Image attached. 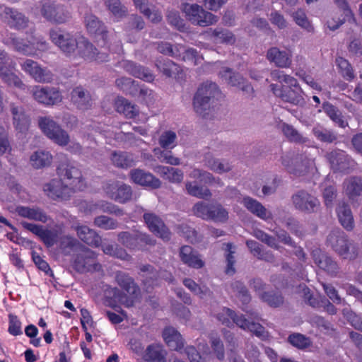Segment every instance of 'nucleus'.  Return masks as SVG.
<instances>
[{
	"mask_svg": "<svg viewBox=\"0 0 362 362\" xmlns=\"http://www.w3.org/2000/svg\"><path fill=\"white\" fill-rule=\"evenodd\" d=\"M115 281L122 291L116 287H110L105 291L107 296L126 307L132 306L140 296V288L134 279L126 273L119 272L115 275Z\"/></svg>",
	"mask_w": 362,
	"mask_h": 362,
	"instance_id": "obj_1",
	"label": "nucleus"
},
{
	"mask_svg": "<svg viewBox=\"0 0 362 362\" xmlns=\"http://www.w3.org/2000/svg\"><path fill=\"white\" fill-rule=\"evenodd\" d=\"M220 95L221 92L215 83L206 81L202 83L193 98L194 110L203 117H207Z\"/></svg>",
	"mask_w": 362,
	"mask_h": 362,
	"instance_id": "obj_2",
	"label": "nucleus"
},
{
	"mask_svg": "<svg viewBox=\"0 0 362 362\" xmlns=\"http://www.w3.org/2000/svg\"><path fill=\"white\" fill-rule=\"evenodd\" d=\"M281 164L289 173L297 177L313 174L317 170L315 159L305 154L286 153L281 156Z\"/></svg>",
	"mask_w": 362,
	"mask_h": 362,
	"instance_id": "obj_3",
	"label": "nucleus"
},
{
	"mask_svg": "<svg viewBox=\"0 0 362 362\" xmlns=\"http://www.w3.org/2000/svg\"><path fill=\"white\" fill-rule=\"evenodd\" d=\"M327 243L335 252L344 259L354 260L362 254L359 247L348 239L343 232H332L328 235Z\"/></svg>",
	"mask_w": 362,
	"mask_h": 362,
	"instance_id": "obj_4",
	"label": "nucleus"
},
{
	"mask_svg": "<svg viewBox=\"0 0 362 362\" xmlns=\"http://www.w3.org/2000/svg\"><path fill=\"white\" fill-rule=\"evenodd\" d=\"M83 36L77 33H69L59 28L52 29L49 31V38L52 42L67 57H76Z\"/></svg>",
	"mask_w": 362,
	"mask_h": 362,
	"instance_id": "obj_5",
	"label": "nucleus"
},
{
	"mask_svg": "<svg viewBox=\"0 0 362 362\" xmlns=\"http://www.w3.org/2000/svg\"><path fill=\"white\" fill-rule=\"evenodd\" d=\"M5 45L11 46L13 49L25 55H38L48 49L49 45L42 38L33 37L31 41L25 42L14 33H8L3 40Z\"/></svg>",
	"mask_w": 362,
	"mask_h": 362,
	"instance_id": "obj_6",
	"label": "nucleus"
},
{
	"mask_svg": "<svg viewBox=\"0 0 362 362\" xmlns=\"http://www.w3.org/2000/svg\"><path fill=\"white\" fill-rule=\"evenodd\" d=\"M59 180L69 187L72 192L83 190L86 182L79 168L69 161L62 163L58 167Z\"/></svg>",
	"mask_w": 362,
	"mask_h": 362,
	"instance_id": "obj_7",
	"label": "nucleus"
},
{
	"mask_svg": "<svg viewBox=\"0 0 362 362\" xmlns=\"http://www.w3.org/2000/svg\"><path fill=\"white\" fill-rule=\"evenodd\" d=\"M180 9L185 18L192 24L202 27L209 26L218 21V17L205 11L197 4L182 3Z\"/></svg>",
	"mask_w": 362,
	"mask_h": 362,
	"instance_id": "obj_8",
	"label": "nucleus"
},
{
	"mask_svg": "<svg viewBox=\"0 0 362 362\" xmlns=\"http://www.w3.org/2000/svg\"><path fill=\"white\" fill-rule=\"evenodd\" d=\"M42 132L55 144L66 146L69 142L68 133L50 117H42L38 119Z\"/></svg>",
	"mask_w": 362,
	"mask_h": 362,
	"instance_id": "obj_9",
	"label": "nucleus"
},
{
	"mask_svg": "<svg viewBox=\"0 0 362 362\" xmlns=\"http://www.w3.org/2000/svg\"><path fill=\"white\" fill-rule=\"evenodd\" d=\"M40 13L47 21L56 24L66 23L71 18V11L66 6L54 2L43 3Z\"/></svg>",
	"mask_w": 362,
	"mask_h": 362,
	"instance_id": "obj_10",
	"label": "nucleus"
},
{
	"mask_svg": "<svg viewBox=\"0 0 362 362\" xmlns=\"http://www.w3.org/2000/svg\"><path fill=\"white\" fill-rule=\"evenodd\" d=\"M0 18L10 28L23 30L28 26L29 19L16 9L0 5Z\"/></svg>",
	"mask_w": 362,
	"mask_h": 362,
	"instance_id": "obj_11",
	"label": "nucleus"
},
{
	"mask_svg": "<svg viewBox=\"0 0 362 362\" xmlns=\"http://www.w3.org/2000/svg\"><path fill=\"white\" fill-rule=\"evenodd\" d=\"M103 189L106 195L117 202L124 204L132 199V188L126 184L112 181L106 183Z\"/></svg>",
	"mask_w": 362,
	"mask_h": 362,
	"instance_id": "obj_12",
	"label": "nucleus"
},
{
	"mask_svg": "<svg viewBox=\"0 0 362 362\" xmlns=\"http://www.w3.org/2000/svg\"><path fill=\"white\" fill-rule=\"evenodd\" d=\"M21 69L37 83H49L53 74L47 68L42 67L37 62L25 59L21 64Z\"/></svg>",
	"mask_w": 362,
	"mask_h": 362,
	"instance_id": "obj_13",
	"label": "nucleus"
},
{
	"mask_svg": "<svg viewBox=\"0 0 362 362\" xmlns=\"http://www.w3.org/2000/svg\"><path fill=\"white\" fill-rule=\"evenodd\" d=\"M327 158L331 168L336 172L348 173L356 165L354 160L346 152L340 150L327 153Z\"/></svg>",
	"mask_w": 362,
	"mask_h": 362,
	"instance_id": "obj_14",
	"label": "nucleus"
},
{
	"mask_svg": "<svg viewBox=\"0 0 362 362\" xmlns=\"http://www.w3.org/2000/svg\"><path fill=\"white\" fill-rule=\"evenodd\" d=\"M30 92L37 102L46 105L57 104L62 100L61 93L54 88L35 86Z\"/></svg>",
	"mask_w": 362,
	"mask_h": 362,
	"instance_id": "obj_15",
	"label": "nucleus"
},
{
	"mask_svg": "<svg viewBox=\"0 0 362 362\" xmlns=\"http://www.w3.org/2000/svg\"><path fill=\"white\" fill-rule=\"evenodd\" d=\"M271 89L276 96L280 98L284 102L296 105H303L305 104V100L302 95L303 91L300 86L279 88L276 85L272 84Z\"/></svg>",
	"mask_w": 362,
	"mask_h": 362,
	"instance_id": "obj_16",
	"label": "nucleus"
},
{
	"mask_svg": "<svg viewBox=\"0 0 362 362\" xmlns=\"http://www.w3.org/2000/svg\"><path fill=\"white\" fill-rule=\"evenodd\" d=\"M143 217L148 228L156 235L164 241H168L170 239L171 233L158 216L153 213L146 212L144 213Z\"/></svg>",
	"mask_w": 362,
	"mask_h": 362,
	"instance_id": "obj_17",
	"label": "nucleus"
},
{
	"mask_svg": "<svg viewBox=\"0 0 362 362\" xmlns=\"http://www.w3.org/2000/svg\"><path fill=\"white\" fill-rule=\"evenodd\" d=\"M77 55L88 62L102 63L108 61V55L106 53L98 52L97 49L83 36L76 51Z\"/></svg>",
	"mask_w": 362,
	"mask_h": 362,
	"instance_id": "obj_18",
	"label": "nucleus"
},
{
	"mask_svg": "<svg viewBox=\"0 0 362 362\" xmlns=\"http://www.w3.org/2000/svg\"><path fill=\"white\" fill-rule=\"evenodd\" d=\"M219 75L228 84L238 88L245 95L250 96L253 93L254 89L251 84L239 74L233 73L230 69L223 68Z\"/></svg>",
	"mask_w": 362,
	"mask_h": 362,
	"instance_id": "obj_19",
	"label": "nucleus"
},
{
	"mask_svg": "<svg viewBox=\"0 0 362 362\" xmlns=\"http://www.w3.org/2000/svg\"><path fill=\"white\" fill-rule=\"evenodd\" d=\"M232 322L235 323L240 329L249 331L254 334L261 340H267L269 339V334L259 323L250 322L243 315H237L234 313Z\"/></svg>",
	"mask_w": 362,
	"mask_h": 362,
	"instance_id": "obj_20",
	"label": "nucleus"
},
{
	"mask_svg": "<svg viewBox=\"0 0 362 362\" xmlns=\"http://www.w3.org/2000/svg\"><path fill=\"white\" fill-rule=\"evenodd\" d=\"M46 194L52 199H66L72 190L62 180L53 179L44 186Z\"/></svg>",
	"mask_w": 362,
	"mask_h": 362,
	"instance_id": "obj_21",
	"label": "nucleus"
},
{
	"mask_svg": "<svg viewBox=\"0 0 362 362\" xmlns=\"http://www.w3.org/2000/svg\"><path fill=\"white\" fill-rule=\"evenodd\" d=\"M295 207L300 211L311 212L320 206L318 199L305 191H300L292 197Z\"/></svg>",
	"mask_w": 362,
	"mask_h": 362,
	"instance_id": "obj_22",
	"label": "nucleus"
},
{
	"mask_svg": "<svg viewBox=\"0 0 362 362\" xmlns=\"http://www.w3.org/2000/svg\"><path fill=\"white\" fill-rule=\"evenodd\" d=\"M267 59L279 68H288L292 63V54L286 50H281L276 47L269 48L266 54Z\"/></svg>",
	"mask_w": 362,
	"mask_h": 362,
	"instance_id": "obj_23",
	"label": "nucleus"
},
{
	"mask_svg": "<svg viewBox=\"0 0 362 362\" xmlns=\"http://www.w3.org/2000/svg\"><path fill=\"white\" fill-rule=\"evenodd\" d=\"M130 178L134 183L148 187L152 189H158L161 186V182L153 174L141 169H134L130 171Z\"/></svg>",
	"mask_w": 362,
	"mask_h": 362,
	"instance_id": "obj_24",
	"label": "nucleus"
},
{
	"mask_svg": "<svg viewBox=\"0 0 362 362\" xmlns=\"http://www.w3.org/2000/svg\"><path fill=\"white\" fill-rule=\"evenodd\" d=\"M10 112L12 115L13 124L20 132L26 131L30 124V119L25 113L23 106L15 103L10 105Z\"/></svg>",
	"mask_w": 362,
	"mask_h": 362,
	"instance_id": "obj_25",
	"label": "nucleus"
},
{
	"mask_svg": "<svg viewBox=\"0 0 362 362\" xmlns=\"http://www.w3.org/2000/svg\"><path fill=\"white\" fill-rule=\"evenodd\" d=\"M298 292L302 294L307 303L312 307H324L325 310L331 315L337 313L336 308L329 300L326 299L320 300L318 298L314 297L305 285H300Z\"/></svg>",
	"mask_w": 362,
	"mask_h": 362,
	"instance_id": "obj_26",
	"label": "nucleus"
},
{
	"mask_svg": "<svg viewBox=\"0 0 362 362\" xmlns=\"http://www.w3.org/2000/svg\"><path fill=\"white\" fill-rule=\"evenodd\" d=\"M84 22L89 33L93 35L98 40L102 39L104 43L106 42L107 36L106 28L95 16L87 14Z\"/></svg>",
	"mask_w": 362,
	"mask_h": 362,
	"instance_id": "obj_27",
	"label": "nucleus"
},
{
	"mask_svg": "<svg viewBox=\"0 0 362 362\" xmlns=\"http://www.w3.org/2000/svg\"><path fill=\"white\" fill-rule=\"evenodd\" d=\"M343 189L345 195L352 202L357 201L362 196V178L359 177H350L343 183Z\"/></svg>",
	"mask_w": 362,
	"mask_h": 362,
	"instance_id": "obj_28",
	"label": "nucleus"
},
{
	"mask_svg": "<svg viewBox=\"0 0 362 362\" xmlns=\"http://www.w3.org/2000/svg\"><path fill=\"white\" fill-rule=\"evenodd\" d=\"M241 203L250 213L255 216L265 221L272 218V213L257 200L250 197H245L243 199Z\"/></svg>",
	"mask_w": 362,
	"mask_h": 362,
	"instance_id": "obj_29",
	"label": "nucleus"
},
{
	"mask_svg": "<svg viewBox=\"0 0 362 362\" xmlns=\"http://www.w3.org/2000/svg\"><path fill=\"white\" fill-rule=\"evenodd\" d=\"M9 60V57H8L6 59L2 60L0 66V77L2 81L8 86H13L23 89L25 84L17 75L8 69Z\"/></svg>",
	"mask_w": 362,
	"mask_h": 362,
	"instance_id": "obj_30",
	"label": "nucleus"
},
{
	"mask_svg": "<svg viewBox=\"0 0 362 362\" xmlns=\"http://www.w3.org/2000/svg\"><path fill=\"white\" fill-rule=\"evenodd\" d=\"M163 337L170 349L180 351L184 347V339L180 333L174 327H166L163 332Z\"/></svg>",
	"mask_w": 362,
	"mask_h": 362,
	"instance_id": "obj_31",
	"label": "nucleus"
},
{
	"mask_svg": "<svg viewBox=\"0 0 362 362\" xmlns=\"http://www.w3.org/2000/svg\"><path fill=\"white\" fill-rule=\"evenodd\" d=\"M313 257L315 263L322 269L327 271L331 274H336L338 272L339 267L336 262L327 256L320 250H315L313 252Z\"/></svg>",
	"mask_w": 362,
	"mask_h": 362,
	"instance_id": "obj_32",
	"label": "nucleus"
},
{
	"mask_svg": "<svg viewBox=\"0 0 362 362\" xmlns=\"http://www.w3.org/2000/svg\"><path fill=\"white\" fill-rule=\"evenodd\" d=\"M121 66L130 74L146 82H152L154 75L146 68L136 65L133 62L124 61Z\"/></svg>",
	"mask_w": 362,
	"mask_h": 362,
	"instance_id": "obj_33",
	"label": "nucleus"
},
{
	"mask_svg": "<svg viewBox=\"0 0 362 362\" xmlns=\"http://www.w3.org/2000/svg\"><path fill=\"white\" fill-rule=\"evenodd\" d=\"M71 98L72 102L81 110H86L92 106L93 100L90 93L81 86L71 91Z\"/></svg>",
	"mask_w": 362,
	"mask_h": 362,
	"instance_id": "obj_34",
	"label": "nucleus"
},
{
	"mask_svg": "<svg viewBox=\"0 0 362 362\" xmlns=\"http://www.w3.org/2000/svg\"><path fill=\"white\" fill-rule=\"evenodd\" d=\"M78 238L86 244L98 247L101 244V237L93 229L86 226H77L74 228Z\"/></svg>",
	"mask_w": 362,
	"mask_h": 362,
	"instance_id": "obj_35",
	"label": "nucleus"
},
{
	"mask_svg": "<svg viewBox=\"0 0 362 362\" xmlns=\"http://www.w3.org/2000/svg\"><path fill=\"white\" fill-rule=\"evenodd\" d=\"M180 256L181 260L189 267L199 269L204 263L190 246H183L180 249Z\"/></svg>",
	"mask_w": 362,
	"mask_h": 362,
	"instance_id": "obj_36",
	"label": "nucleus"
},
{
	"mask_svg": "<svg viewBox=\"0 0 362 362\" xmlns=\"http://www.w3.org/2000/svg\"><path fill=\"white\" fill-rule=\"evenodd\" d=\"M134 5L145 15L152 23H157L162 20L161 13L149 5L147 0H133Z\"/></svg>",
	"mask_w": 362,
	"mask_h": 362,
	"instance_id": "obj_37",
	"label": "nucleus"
},
{
	"mask_svg": "<svg viewBox=\"0 0 362 362\" xmlns=\"http://www.w3.org/2000/svg\"><path fill=\"white\" fill-rule=\"evenodd\" d=\"M154 170L163 179L173 183L181 182L184 177L182 171L177 168L163 165H158L154 168Z\"/></svg>",
	"mask_w": 362,
	"mask_h": 362,
	"instance_id": "obj_38",
	"label": "nucleus"
},
{
	"mask_svg": "<svg viewBox=\"0 0 362 362\" xmlns=\"http://www.w3.org/2000/svg\"><path fill=\"white\" fill-rule=\"evenodd\" d=\"M52 158V156L49 151L38 150L31 154L30 163L33 168L41 169L50 165Z\"/></svg>",
	"mask_w": 362,
	"mask_h": 362,
	"instance_id": "obj_39",
	"label": "nucleus"
},
{
	"mask_svg": "<svg viewBox=\"0 0 362 362\" xmlns=\"http://www.w3.org/2000/svg\"><path fill=\"white\" fill-rule=\"evenodd\" d=\"M16 212L21 217L42 223L48 219L47 215L38 208L19 206L16 207Z\"/></svg>",
	"mask_w": 362,
	"mask_h": 362,
	"instance_id": "obj_40",
	"label": "nucleus"
},
{
	"mask_svg": "<svg viewBox=\"0 0 362 362\" xmlns=\"http://www.w3.org/2000/svg\"><path fill=\"white\" fill-rule=\"evenodd\" d=\"M167 352L162 345L153 344L147 346L145 351V359L151 362H166Z\"/></svg>",
	"mask_w": 362,
	"mask_h": 362,
	"instance_id": "obj_41",
	"label": "nucleus"
},
{
	"mask_svg": "<svg viewBox=\"0 0 362 362\" xmlns=\"http://www.w3.org/2000/svg\"><path fill=\"white\" fill-rule=\"evenodd\" d=\"M94 258L95 253L92 250L85 248L83 253L78 255L75 259L73 267L77 272H84L88 269Z\"/></svg>",
	"mask_w": 362,
	"mask_h": 362,
	"instance_id": "obj_42",
	"label": "nucleus"
},
{
	"mask_svg": "<svg viewBox=\"0 0 362 362\" xmlns=\"http://www.w3.org/2000/svg\"><path fill=\"white\" fill-rule=\"evenodd\" d=\"M337 213L342 226L348 230H352L354 226V221L349 206L344 203L339 204Z\"/></svg>",
	"mask_w": 362,
	"mask_h": 362,
	"instance_id": "obj_43",
	"label": "nucleus"
},
{
	"mask_svg": "<svg viewBox=\"0 0 362 362\" xmlns=\"http://www.w3.org/2000/svg\"><path fill=\"white\" fill-rule=\"evenodd\" d=\"M116 110L128 118H133L139 114V108L124 98H118L115 103Z\"/></svg>",
	"mask_w": 362,
	"mask_h": 362,
	"instance_id": "obj_44",
	"label": "nucleus"
},
{
	"mask_svg": "<svg viewBox=\"0 0 362 362\" xmlns=\"http://www.w3.org/2000/svg\"><path fill=\"white\" fill-rule=\"evenodd\" d=\"M110 159L114 165L122 168H129L135 163L133 155L127 152L114 151Z\"/></svg>",
	"mask_w": 362,
	"mask_h": 362,
	"instance_id": "obj_45",
	"label": "nucleus"
},
{
	"mask_svg": "<svg viewBox=\"0 0 362 362\" xmlns=\"http://www.w3.org/2000/svg\"><path fill=\"white\" fill-rule=\"evenodd\" d=\"M205 165L209 170L218 174L228 173L232 170V166L229 162L211 156L206 157Z\"/></svg>",
	"mask_w": 362,
	"mask_h": 362,
	"instance_id": "obj_46",
	"label": "nucleus"
},
{
	"mask_svg": "<svg viewBox=\"0 0 362 362\" xmlns=\"http://www.w3.org/2000/svg\"><path fill=\"white\" fill-rule=\"evenodd\" d=\"M157 69L166 77H175L180 72V66L170 59L157 60Z\"/></svg>",
	"mask_w": 362,
	"mask_h": 362,
	"instance_id": "obj_47",
	"label": "nucleus"
},
{
	"mask_svg": "<svg viewBox=\"0 0 362 362\" xmlns=\"http://www.w3.org/2000/svg\"><path fill=\"white\" fill-rule=\"evenodd\" d=\"M253 284L254 288L259 291L260 298L271 306L277 307L283 303V298L281 296L273 295L267 292L261 293V290L264 289V285L260 280L254 281Z\"/></svg>",
	"mask_w": 362,
	"mask_h": 362,
	"instance_id": "obj_48",
	"label": "nucleus"
},
{
	"mask_svg": "<svg viewBox=\"0 0 362 362\" xmlns=\"http://www.w3.org/2000/svg\"><path fill=\"white\" fill-rule=\"evenodd\" d=\"M179 48H180V54L175 58L189 62L192 65H197L202 62L203 58L198 54L195 49L192 48L186 49L181 45H180Z\"/></svg>",
	"mask_w": 362,
	"mask_h": 362,
	"instance_id": "obj_49",
	"label": "nucleus"
},
{
	"mask_svg": "<svg viewBox=\"0 0 362 362\" xmlns=\"http://www.w3.org/2000/svg\"><path fill=\"white\" fill-rule=\"evenodd\" d=\"M323 110L327 115L339 127L344 128L347 126V122L344 120L341 112L334 105L329 103L323 104Z\"/></svg>",
	"mask_w": 362,
	"mask_h": 362,
	"instance_id": "obj_50",
	"label": "nucleus"
},
{
	"mask_svg": "<svg viewBox=\"0 0 362 362\" xmlns=\"http://www.w3.org/2000/svg\"><path fill=\"white\" fill-rule=\"evenodd\" d=\"M185 187L189 195L199 199H208L211 197V193L208 188L199 186L192 182H187Z\"/></svg>",
	"mask_w": 362,
	"mask_h": 362,
	"instance_id": "obj_51",
	"label": "nucleus"
},
{
	"mask_svg": "<svg viewBox=\"0 0 362 362\" xmlns=\"http://www.w3.org/2000/svg\"><path fill=\"white\" fill-rule=\"evenodd\" d=\"M281 129L284 136L292 142L305 143L306 138L303 136L293 126L284 123L281 125Z\"/></svg>",
	"mask_w": 362,
	"mask_h": 362,
	"instance_id": "obj_52",
	"label": "nucleus"
},
{
	"mask_svg": "<svg viewBox=\"0 0 362 362\" xmlns=\"http://www.w3.org/2000/svg\"><path fill=\"white\" fill-rule=\"evenodd\" d=\"M184 285L200 298H204L211 296V291L205 286H200L191 279H185Z\"/></svg>",
	"mask_w": 362,
	"mask_h": 362,
	"instance_id": "obj_53",
	"label": "nucleus"
},
{
	"mask_svg": "<svg viewBox=\"0 0 362 362\" xmlns=\"http://www.w3.org/2000/svg\"><path fill=\"white\" fill-rule=\"evenodd\" d=\"M177 134L168 130L163 132L159 137L158 143L161 148L171 150L176 146Z\"/></svg>",
	"mask_w": 362,
	"mask_h": 362,
	"instance_id": "obj_54",
	"label": "nucleus"
},
{
	"mask_svg": "<svg viewBox=\"0 0 362 362\" xmlns=\"http://www.w3.org/2000/svg\"><path fill=\"white\" fill-rule=\"evenodd\" d=\"M212 204L199 202L192 207L193 214L203 220H210Z\"/></svg>",
	"mask_w": 362,
	"mask_h": 362,
	"instance_id": "obj_55",
	"label": "nucleus"
},
{
	"mask_svg": "<svg viewBox=\"0 0 362 362\" xmlns=\"http://www.w3.org/2000/svg\"><path fill=\"white\" fill-rule=\"evenodd\" d=\"M211 37L215 43L233 44L235 41L233 34L228 30L216 29L211 32Z\"/></svg>",
	"mask_w": 362,
	"mask_h": 362,
	"instance_id": "obj_56",
	"label": "nucleus"
},
{
	"mask_svg": "<svg viewBox=\"0 0 362 362\" xmlns=\"http://www.w3.org/2000/svg\"><path fill=\"white\" fill-rule=\"evenodd\" d=\"M336 63L341 75L348 81L354 79L355 75L353 69L349 62L343 57H337Z\"/></svg>",
	"mask_w": 362,
	"mask_h": 362,
	"instance_id": "obj_57",
	"label": "nucleus"
},
{
	"mask_svg": "<svg viewBox=\"0 0 362 362\" xmlns=\"http://www.w3.org/2000/svg\"><path fill=\"white\" fill-rule=\"evenodd\" d=\"M228 219V212L221 204H212L210 220L224 223Z\"/></svg>",
	"mask_w": 362,
	"mask_h": 362,
	"instance_id": "obj_58",
	"label": "nucleus"
},
{
	"mask_svg": "<svg viewBox=\"0 0 362 362\" xmlns=\"http://www.w3.org/2000/svg\"><path fill=\"white\" fill-rule=\"evenodd\" d=\"M94 225L104 230H114L117 228L118 223L112 218L101 215L95 218Z\"/></svg>",
	"mask_w": 362,
	"mask_h": 362,
	"instance_id": "obj_59",
	"label": "nucleus"
},
{
	"mask_svg": "<svg viewBox=\"0 0 362 362\" xmlns=\"http://www.w3.org/2000/svg\"><path fill=\"white\" fill-rule=\"evenodd\" d=\"M313 132L318 140L323 142L332 143L337 139L333 132L320 126L314 127Z\"/></svg>",
	"mask_w": 362,
	"mask_h": 362,
	"instance_id": "obj_60",
	"label": "nucleus"
},
{
	"mask_svg": "<svg viewBox=\"0 0 362 362\" xmlns=\"http://www.w3.org/2000/svg\"><path fill=\"white\" fill-rule=\"evenodd\" d=\"M98 211H101L105 213L112 214L118 216H123L124 214L123 210L119 208L117 206L104 200L98 201Z\"/></svg>",
	"mask_w": 362,
	"mask_h": 362,
	"instance_id": "obj_61",
	"label": "nucleus"
},
{
	"mask_svg": "<svg viewBox=\"0 0 362 362\" xmlns=\"http://www.w3.org/2000/svg\"><path fill=\"white\" fill-rule=\"evenodd\" d=\"M292 17L298 25L307 30L308 31H311L313 30V27L310 25L306 14L303 10L298 9L293 12Z\"/></svg>",
	"mask_w": 362,
	"mask_h": 362,
	"instance_id": "obj_62",
	"label": "nucleus"
},
{
	"mask_svg": "<svg viewBox=\"0 0 362 362\" xmlns=\"http://www.w3.org/2000/svg\"><path fill=\"white\" fill-rule=\"evenodd\" d=\"M59 234V230H47L44 228L40 239L45 243V245H47L48 247H50L57 243Z\"/></svg>",
	"mask_w": 362,
	"mask_h": 362,
	"instance_id": "obj_63",
	"label": "nucleus"
},
{
	"mask_svg": "<svg viewBox=\"0 0 362 362\" xmlns=\"http://www.w3.org/2000/svg\"><path fill=\"white\" fill-rule=\"evenodd\" d=\"M105 4L111 13L116 17L125 15L127 9L122 6L119 0H105Z\"/></svg>",
	"mask_w": 362,
	"mask_h": 362,
	"instance_id": "obj_64",
	"label": "nucleus"
}]
</instances>
